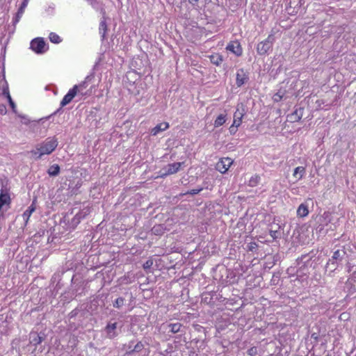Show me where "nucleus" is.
<instances>
[{
	"mask_svg": "<svg viewBox=\"0 0 356 356\" xmlns=\"http://www.w3.org/2000/svg\"><path fill=\"white\" fill-rule=\"evenodd\" d=\"M184 163V162H176L168 164L159 171V177L163 178L168 175L177 173Z\"/></svg>",
	"mask_w": 356,
	"mask_h": 356,
	"instance_id": "nucleus-4",
	"label": "nucleus"
},
{
	"mask_svg": "<svg viewBox=\"0 0 356 356\" xmlns=\"http://www.w3.org/2000/svg\"><path fill=\"white\" fill-rule=\"evenodd\" d=\"M153 265L152 260H147L143 265V267H151Z\"/></svg>",
	"mask_w": 356,
	"mask_h": 356,
	"instance_id": "nucleus-45",
	"label": "nucleus"
},
{
	"mask_svg": "<svg viewBox=\"0 0 356 356\" xmlns=\"http://www.w3.org/2000/svg\"><path fill=\"white\" fill-rule=\"evenodd\" d=\"M198 1H199V0H188V2H189L192 6H195Z\"/></svg>",
	"mask_w": 356,
	"mask_h": 356,
	"instance_id": "nucleus-48",
	"label": "nucleus"
},
{
	"mask_svg": "<svg viewBox=\"0 0 356 356\" xmlns=\"http://www.w3.org/2000/svg\"><path fill=\"white\" fill-rule=\"evenodd\" d=\"M76 86H74L72 89H70L68 92L64 96L61 102H60V106L61 108L66 106L69 103L71 102V101L73 99V98L76 95Z\"/></svg>",
	"mask_w": 356,
	"mask_h": 356,
	"instance_id": "nucleus-11",
	"label": "nucleus"
},
{
	"mask_svg": "<svg viewBox=\"0 0 356 356\" xmlns=\"http://www.w3.org/2000/svg\"><path fill=\"white\" fill-rule=\"evenodd\" d=\"M44 340V337H41L39 334L34 332L30 334V343L36 346L41 343Z\"/></svg>",
	"mask_w": 356,
	"mask_h": 356,
	"instance_id": "nucleus-17",
	"label": "nucleus"
},
{
	"mask_svg": "<svg viewBox=\"0 0 356 356\" xmlns=\"http://www.w3.org/2000/svg\"><path fill=\"white\" fill-rule=\"evenodd\" d=\"M18 116L24 120L22 122L24 124H29L30 123V120L26 118V116L20 114H19Z\"/></svg>",
	"mask_w": 356,
	"mask_h": 356,
	"instance_id": "nucleus-43",
	"label": "nucleus"
},
{
	"mask_svg": "<svg viewBox=\"0 0 356 356\" xmlns=\"http://www.w3.org/2000/svg\"><path fill=\"white\" fill-rule=\"evenodd\" d=\"M134 341H130L127 346V351L128 353H129V351L131 350V349H133L134 346Z\"/></svg>",
	"mask_w": 356,
	"mask_h": 356,
	"instance_id": "nucleus-46",
	"label": "nucleus"
},
{
	"mask_svg": "<svg viewBox=\"0 0 356 356\" xmlns=\"http://www.w3.org/2000/svg\"><path fill=\"white\" fill-rule=\"evenodd\" d=\"M24 13V11H21L18 9L17 13H16L15 17L13 18V24H16L20 19L21 17L22 16Z\"/></svg>",
	"mask_w": 356,
	"mask_h": 356,
	"instance_id": "nucleus-37",
	"label": "nucleus"
},
{
	"mask_svg": "<svg viewBox=\"0 0 356 356\" xmlns=\"http://www.w3.org/2000/svg\"><path fill=\"white\" fill-rule=\"evenodd\" d=\"M118 323L115 321L113 322L112 320L107 323L104 330L107 338L113 339L118 336L120 329L118 328Z\"/></svg>",
	"mask_w": 356,
	"mask_h": 356,
	"instance_id": "nucleus-5",
	"label": "nucleus"
},
{
	"mask_svg": "<svg viewBox=\"0 0 356 356\" xmlns=\"http://www.w3.org/2000/svg\"><path fill=\"white\" fill-rule=\"evenodd\" d=\"M24 13V11H21L18 9L17 13H16L15 17L13 18V24H16L20 19L21 17L22 16Z\"/></svg>",
	"mask_w": 356,
	"mask_h": 356,
	"instance_id": "nucleus-35",
	"label": "nucleus"
},
{
	"mask_svg": "<svg viewBox=\"0 0 356 356\" xmlns=\"http://www.w3.org/2000/svg\"><path fill=\"white\" fill-rule=\"evenodd\" d=\"M58 144V139L56 136L47 138L38 147L40 153L37 159H40L44 154H51L57 147Z\"/></svg>",
	"mask_w": 356,
	"mask_h": 356,
	"instance_id": "nucleus-2",
	"label": "nucleus"
},
{
	"mask_svg": "<svg viewBox=\"0 0 356 356\" xmlns=\"http://www.w3.org/2000/svg\"><path fill=\"white\" fill-rule=\"evenodd\" d=\"M31 152L37 157L39 155L40 150H38V147H37L35 150H33Z\"/></svg>",
	"mask_w": 356,
	"mask_h": 356,
	"instance_id": "nucleus-47",
	"label": "nucleus"
},
{
	"mask_svg": "<svg viewBox=\"0 0 356 356\" xmlns=\"http://www.w3.org/2000/svg\"><path fill=\"white\" fill-rule=\"evenodd\" d=\"M43 119H44V118H40V119L39 120V121H42V120H43Z\"/></svg>",
	"mask_w": 356,
	"mask_h": 356,
	"instance_id": "nucleus-50",
	"label": "nucleus"
},
{
	"mask_svg": "<svg viewBox=\"0 0 356 356\" xmlns=\"http://www.w3.org/2000/svg\"><path fill=\"white\" fill-rule=\"evenodd\" d=\"M257 248H258V245L257 243L251 242L247 245L246 249L248 251L254 252L257 249Z\"/></svg>",
	"mask_w": 356,
	"mask_h": 356,
	"instance_id": "nucleus-33",
	"label": "nucleus"
},
{
	"mask_svg": "<svg viewBox=\"0 0 356 356\" xmlns=\"http://www.w3.org/2000/svg\"><path fill=\"white\" fill-rule=\"evenodd\" d=\"M125 300L122 297L118 298L114 302H113V307L117 309H120L124 304Z\"/></svg>",
	"mask_w": 356,
	"mask_h": 356,
	"instance_id": "nucleus-29",
	"label": "nucleus"
},
{
	"mask_svg": "<svg viewBox=\"0 0 356 356\" xmlns=\"http://www.w3.org/2000/svg\"><path fill=\"white\" fill-rule=\"evenodd\" d=\"M232 163L233 161L230 158H222L216 163V168L220 173L224 174L228 170Z\"/></svg>",
	"mask_w": 356,
	"mask_h": 356,
	"instance_id": "nucleus-8",
	"label": "nucleus"
},
{
	"mask_svg": "<svg viewBox=\"0 0 356 356\" xmlns=\"http://www.w3.org/2000/svg\"><path fill=\"white\" fill-rule=\"evenodd\" d=\"M225 117H226L225 115H223V114L219 115L214 122L215 127H218L222 125L226 122Z\"/></svg>",
	"mask_w": 356,
	"mask_h": 356,
	"instance_id": "nucleus-25",
	"label": "nucleus"
},
{
	"mask_svg": "<svg viewBox=\"0 0 356 356\" xmlns=\"http://www.w3.org/2000/svg\"><path fill=\"white\" fill-rule=\"evenodd\" d=\"M60 171V166L58 164L51 165L47 170V173L50 177H56Z\"/></svg>",
	"mask_w": 356,
	"mask_h": 356,
	"instance_id": "nucleus-20",
	"label": "nucleus"
},
{
	"mask_svg": "<svg viewBox=\"0 0 356 356\" xmlns=\"http://www.w3.org/2000/svg\"><path fill=\"white\" fill-rule=\"evenodd\" d=\"M24 13V11H21L18 9L17 13H16L15 17L13 18V24H16L20 19L21 17L22 16Z\"/></svg>",
	"mask_w": 356,
	"mask_h": 356,
	"instance_id": "nucleus-38",
	"label": "nucleus"
},
{
	"mask_svg": "<svg viewBox=\"0 0 356 356\" xmlns=\"http://www.w3.org/2000/svg\"><path fill=\"white\" fill-rule=\"evenodd\" d=\"M7 113L6 106L3 104H0V114L5 115Z\"/></svg>",
	"mask_w": 356,
	"mask_h": 356,
	"instance_id": "nucleus-41",
	"label": "nucleus"
},
{
	"mask_svg": "<svg viewBox=\"0 0 356 356\" xmlns=\"http://www.w3.org/2000/svg\"><path fill=\"white\" fill-rule=\"evenodd\" d=\"M108 30L106 21V15H102V20L99 24V33L102 35V40H104L106 39V33Z\"/></svg>",
	"mask_w": 356,
	"mask_h": 356,
	"instance_id": "nucleus-15",
	"label": "nucleus"
},
{
	"mask_svg": "<svg viewBox=\"0 0 356 356\" xmlns=\"http://www.w3.org/2000/svg\"><path fill=\"white\" fill-rule=\"evenodd\" d=\"M319 259L315 257L313 259V256L309 254L302 255L301 257L297 259L298 264L302 265V267H316L319 264L317 263Z\"/></svg>",
	"mask_w": 356,
	"mask_h": 356,
	"instance_id": "nucleus-6",
	"label": "nucleus"
},
{
	"mask_svg": "<svg viewBox=\"0 0 356 356\" xmlns=\"http://www.w3.org/2000/svg\"><path fill=\"white\" fill-rule=\"evenodd\" d=\"M347 248L346 246H341L333 252L332 258L329 259L327 265L331 264L332 265L343 266L348 263V254L346 252Z\"/></svg>",
	"mask_w": 356,
	"mask_h": 356,
	"instance_id": "nucleus-1",
	"label": "nucleus"
},
{
	"mask_svg": "<svg viewBox=\"0 0 356 356\" xmlns=\"http://www.w3.org/2000/svg\"><path fill=\"white\" fill-rule=\"evenodd\" d=\"M275 41V37L270 34L268 38L258 43L257 46V52L260 56H266L269 54L270 51L273 50V45Z\"/></svg>",
	"mask_w": 356,
	"mask_h": 356,
	"instance_id": "nucleus-3",
	"label": "nucleus"
},
{
	"mask_svg": "<svg viewBox=\"0 0 356 356\" xmlns=\"http://www.w3.org/2000/svg\"><path fill=\"white\" fill-rule=\"evenodd\" d=\"M270 236L273 239H276L280 236V233L277 230H270L269 232Z\"/></svg>",
	"mask_w": 356,
	"mask_h": 356,
	"instance_id": "nucleus-39",
	"label": "nucleus"
},
{
	"mask_svg": "<svg viewBox=\"0 0 356 356\" xmlns=\"http://www.w3.org/2000/svg\"><path fill=\"white\" fill-rule=\"evenodd\" d=\"M303 108L299 107L291 114L288 115V120L291 122H298L301 120L303 115Z\"/></svg>",
	"mask_w": 356,
	"mask_h": 356,
	"instance_id": "nucleus-13",
	"label": "nucleus"
},
{
	"mask_svg": "<svg viewBox=\"0 0 356 356\" xmlns=\"http://www.w3.org/2000/svg\"><path fill=\"white\" fill-rule=\"evenodd\" d=\"M239 126H237V125H235V124H232L229 127V132L231 134H234L236 131H237V128Z\"/></svg>",
	"mask_w": 356,
	"mask_h": 356,
	"instance_id": "nucleus-42",
	"label": "nucleus"
},
{
	"mask_svg": "<svg viewBox=\"0 0 356 356\" xmlns=\"http://www.w3.org/2000/svg\"><path fill=\"white\" fill-rule=\"evenodd\" d=\"M249 79L243 69L238 70L236 72V84L238 87H241Z\"/></svg>",
	"mask_w": 356,
	"mask_h": 356,
	"instance_id": "nucleus-12",
	"label": "nucleus"
},
{
	"mask_svg": "<svg viewBox=\"0 0 356 356\" xmlns=\"http://www.w3.org/2000/svg\"><path fill=\"white\" fill-rule=\"evenodd\" d=\"M87 215L86 211H81L77 213L75 216L72 220V223L73 225H77L81 219L84 218Z\"/></svg>",
	"mask_w": 356,
	"mask_h": 356,
	"instance_id": "nucleus-22",
	"label": "nucleus"
},
{
	"mask_svg": "<svg viewBox=\"0 0 356 356\" xmlns=\"http://www.w3.org/2000/svg\"><path fill=\"white\" fill-rule=\"evenodd\" d=\"M226 49L234 53L237 56H241L242 53H243L242 47H241L239 42H238V41H234V42H229L227 44Z\"/></svg>",
	"mask_w": 356,
	"mask_h": 356,
	"instance_id": "nucleus-9",
	"label": "nucleus"
},
{
	"mask_svg": "<svg viewBox=\"0 0 356 356\" xmlns=\"http://www.w3.org/2000/svg\"><path fill=\"white\" fill-rule=\"evenodd\" d=\"M284 93L282 92L281 90H279L277 93H275L273 96V100L274 102H280L282 100Z\"/></svg>",
	"mask_w": 356,
	"mask_h": 356,
	"instance_id": "nucleus-34",
	"label": "nucleus"
},
{
	"mask_svg": "<svg viewBox=\"0 0 356 356\" xmlns=\"http://www.w3.org/2000/svg\"><path fill=\"white\" fill-rule=\"evenodd\" d=\"M169 127L168 122H162L157 124L151 130V134L152 136L157 135L159 132L166 130Z\"/></svg>",
	"mask_w": 356,
	"mask_h": 356,
	"instance_id": "nucleus-16",
	"label": "nucleus"
},
{
	"mask_svg": "<svg viewBox=\"0 0 356 356\" xmlns=\"http://www.w3.org/2000/svg\"><path fill=\"white\" fill-rule=\"evenodd\" d=\"M248 354L251 356L255 355L257 354V348L255 347H252L248 350Z\"/></svg>",
	"mask_w": 356,
	"mask_h": 356,
	"instance_id": "nucleus-44",
	"label": "nucleus"
},
{
	"mask_svg": "<svg viewBox=\"0 0 356 356\" xmlns=\"http://www.w3.org/2000/svg\"><path fill=\"white\" fill-rule=\"evenodd\" d=\"M169 327H170V332L172 333L175 334L180 331V328L181 327V324L179 323H170L169 325Z\"/></svg>",
	"mask_w": 356,
	"mask_h": 356,
	"instance_id": "nucleus-30",
	"label": "nucleus"
},
{
	"mask_svg": "<svg viewBox=\"0 0 356 356\" xmlns=\"http://www.w3.org/2000/svg\"><path fill=\"white\" fill-rule=\"evenodd\" d=\"M91 7L97 11H99L102 15H106L104 3L101 0H86Z\"/></svg>",
	"mask_w": 356,
	"mask_h": 356,
	"instance_id": "nucleus-10",
	"label": "nucleus"
},
{
	"mask_svg": "<svg viewBox=\"0 0 356 356\" xmlns=\"http://www.w3.org/2000/svg\"><path fill=\"white\" fill-rule=\"evenodd\" d=\"M24 13V11H21L18 9L17 13H16L15 17L13 18V24H16L20 19L21 17L22 16Z\"/></svg>",
	"mask_w": 356,
	"mask_h": 356,
	"instance_id": "nucleus-36",
	"label": "nucleus"
},
{
	"mask_svg": "<svg viewBox=\"0 0 356 356\" xmlns=\"http://www.w3.org/2000/svg\"><path fill=\"white\" fill-rule=\"evenodd\" d=\"M31 49L37 54H43L47 50L43 38H36L31 42Z\"/></svg>",
	"mask_w": 356,
	"mask_h": 356,
	"instance_id": "nucleus-7",
	"label": "nucleus"
},
{
	"mask_svg": "<svg viewBox=\"0 0 356 356\" xmlns=\"http://www.w3.org/2000/svg\"><path fill=\"white\" fill-rule=\"evenodd\" d=\"M94 79L95 76L93 74H90L87 76L85 78V80L82 81L81 83H79V85H75L74 86L77 87L76 93L79 92L81 95H86V93L83 92V89L86 88L88 86V83L92 81Z\"/></svg>",
	"mask_w": 356,
	"mask_h": 356,
	"instance_id": "nucleus-14",
	"label": "nucleus"
},
{
	"mask_svg": "<svg viewBox=\"0 0 356 356\" xmlns=\"http://www.w3.org/2000/svg\"><path fill=\"white\" fill-rule=\"evenodd\" d=\"M29 1V0H23L20 7L19 8V10H20V12L21 11L24 12V10H25L26 7L27 6Z\"/></svg>",
	"mask_w": 356,
	"mask_h": 356,
	"instance_id": "nucleus-40",
	"label": "nucleus"
},
{
	"mask_svg": "<svg viewBox=\"0 0 356 356\" xmlns=\"http://www.w3.org/2000/svg\"><path fill=\"white\" fill-rule=\"evenodd\" d=\"M243 114L237 110L234 115L233 124L240 126Z\"/></svg>",
	"mask_w": 356,
	"mask_h": 356,
	"instance_id": "nucleus-24",
	"label": "nucleus"
},
{
	"mask_svg": "<svg viewBox=\"0 0 356 356\" xmlns=\"http://www.w3.org/2000/svg\"><path fill=\"white\" fill-rule=\"evenodd\" d=\"M3 93L6 94V97L8 99V103H9L13 113L17 114L16 105H15V102L13 101V99L9 94V92L8 91L6 92L4 90Z\"/></svg>",
	"mask_w": 356,
	"mask_h": 356,
	"instance_id": "nucleus-28",
	"label": "nucleus"
},
{
	"mask_svg": "<svg viewBox=\"0 0 356 356\" xmlns=\"http://www.w3.org/2000/svg\"><path fill=\"white\" fill-rule=\"evenodd\" d=\"M60 108L58 109L56 112H54L53 114H51V115H49L48 117H47L45 119H49L51 115H56L59 111H60Z\"/></svg>",
	"mask_w": 356,
	"mask_h": 356,
	"instance_id": "nucleus-49",
	"label": "nucleus"
},
{
	"mask_svg": "<svg viewBox=\"0 0 356 356\" xmlns=\"http://www.w3.org/2000/svg\"><path fill=\"white\" fill-rule=\"evenodd\" d=\"M202 190H203V188L201 187V188H197V189H193V190H191V191H186L184 193L180 194V195L181 196H183V195H194L198 194Z\"/></svg>",
	"mask_w": 356,
	"mask_h": 356,
	"instance_id": "nucleus-32",
	"label": "nucleus"
},
{
	"mask_svg": "<svg viewBox=\"0 0 356 356\" xmlns=\"http://www.w3.org/2000/svg\"><path fill=\"white\" fill-rule=\"evenodd\" d=\"M209 58L211 63L217 66L220 65L223 60V57L218 54L210 56Z\"/></svg>",
	"mask_w": 356,
	"mask_h": 356,
	"instance_id": "nucleus-23",
	"label": "nucleus"
},
{
	"mask_svg": "<svg viewBox=\"0 0 356 356\" xmlns=\"http://www.w3.org/2000/svg\"><path fill=\"white\" fill-rule=\"evenodd\" d=\"M144 348V345L141 341L137 342L133 349H131L129 353H139Z\"/></svg>",
	"mask_w": 356,
	"mask_h": 356,
	"instance_id": "nucleus-27",
	"label": "nucleus"
},
{
	"mask_svg": "<svg viewBox=\"0 0 356 356\" xmlns=\"http://www.w3.org/2000/svg\"><path fill=\"white\" fill-rule=\"evenodd\" d=\"M260 179H261L260 177L257 175L252 177L249 180L248 186H250L251 187H254V186H257L260 182Z\"/></svg>",
	"mask_w": 356,
	"mask_h": 356,
	"instance_id": "nucleus-26",
	"label": "nucleus"
},
{
	"mask_svg": "<svg viewBox=\"0 0 356 356\" xmlns=\"http://www.w3.org/2000/svg\"><path fill=\"white\" fill-rule=\"evenodd\" d=\"M35 206L34 202L28 207V209L23 213V218L25 220L26 224L27 223L30 216L35 211Z\"/></svg>",
	"mask_w": 356,
	"mask_h": 356,
	"instance_id": "nucleus-19",
	"label": "nucleus"
},
{
	"mask_svg": "<svg viewBox=\"0 0 356 356\" xmlns=\"http://www.w3.org/2000/svg\"><path fill=\"white\" fill-rule=\"evenodd\" d=\"M305 174V168L303 166H298L294 169L293 177L298 181L301 179Z\"/></svg>",
	"mask_w": 356,
	"mask_h": 356,
	"instance_id": "nucleus-18",
	"label": "nucleus"
},
{
	"mask_svg": "<svg viewBox=\"0 0 356 356\" xmlns=\"http://www.w3.org/2000/svg\"><path fill=\"white\" fill-rule=\"evenodd\" d=\"M308 213H309V210H308L307 205H306L305 204H301L297 209V215L299 217L303 218V217L307 216L308 215Z\"/></svg>",
	"mask_w": 356,
	"mask_h": 356,
	"instance_id": "nucleus-21",
	"label": "nucleus"
},
{
	"mask_svg": "<svg viewBox=\"0 0 356 356\" xmlns=\"http://www.w3.org/2000/svg\"><path fill=\"white\" fill-rule=\"evenodd\" d=\"M49 38L50 41L54 44H58L61 42L60 36L55 33H51L49 34Z\"/></svg>",
	"mask_w": 356,
	"mask_h": 356,
	"instance_id": "nucleus-31",
	"label": "nucleus"
}]
</instances>
